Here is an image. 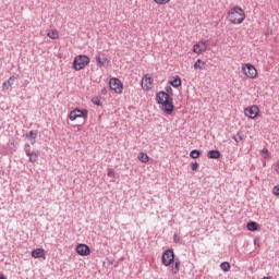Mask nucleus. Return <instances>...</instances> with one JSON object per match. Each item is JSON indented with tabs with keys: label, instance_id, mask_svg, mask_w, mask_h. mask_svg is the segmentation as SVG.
<instances>
[{
	"label": "nucleus",
	"instance_id": "f257e3e1",
	"mask_svg": "<svg viewBox=\"0 0 279 279\" xmlns=\"http://www.w3.org/2000/svg\"><path fill=\"white\" fill-rule=\"evenodd\" d=\"M156 101L161 106L162 112L165 114H173V110H175V106L173 105V98H168L165 92H159L156 95Z\"/></svg>",
	"mask_w": 279,
	"mask_h": 279
},
{
	"label": "nucleus",
	"instance_id": "f03ea898",
	"mask_svg": "<svg viewBox=\"0 0 279 279\" xmlns=\"http://www.w3.org/2000/svg\"><path fill=\"white\" fill-rule=\"evenodd\" d=\"M228 20L233 23V25H241L245 21V11L241 7H234L228 12Z\"/></svg>",
	"mask_w": 279,
	"mask_h": 279
},
{
	"label": "nucleus",
	"instance_id": "7ed1b4c3",
	"mask_svg": "<svg viewBox=\"0 0 279 279\" xmlns=\"http://www.w3.org/2000/svg\"><path fill=\"white\" fill-rule=\"evenodd\" d=\"M90 63V58L86 54H80L74 58L73 61V69L74 71H82V69H85L86 65Z\"/></svg>",
	"mask_w": 279,
	"mask_h": 279
},
{
	"label": "nucleus",
	"instance_id": "20e7f679",
	"mask_svg": "<svg viewBox=\"0 0 279 279\" xmlns=\"http://www.w3.org/2000/svg\"><path fill=\"white\" fill-rule=\"evenodd\" d=\"M70 121H75V119H88L87 109H74L69 113Z\"/></svg>",
	"mask_w": 279,
	"mask_h": 279
},
{
	"label": "nucleus",
	"instance_id": "39448f33",
	"mask_svg": "<svg viewBox=\"0 0 279 279\" xmlns=\"http://www.w3.org/2000/svg\"><path fill=\"white\" fill-rule=\"evenodd\" d=\"M242 73H244V75H246L250 80H254L256 75H258L256 68L252 63L244 64L242 66Z\"/></svg>",
	"mask_w": 279,
	"mask_h": 279
},
{
	"label": "nucleus",
	"instance_id": "423d86ee",
	"mask_svg": "<svg viewBox=\"0 0 279 279\" xmlns=\"http://www.w3.org/2000/svg\"><path fill=\"white\" fill-rule=\"evenodd\" d=\"M175 260V253H173V250H167L163 252L161 256V263L165 265V267H169Z\"/></svg>",
	"mask_w": 279,
	"mask_h": 279
},
{
	"label": "nucleus",
	"instance_id": "0eeeda50",
	"mask_svg": "<svg viewBox=\"0 0 279 279\" xmlns=\"http://www.w3.org/2000/svg\"><path fill=\"white\" fill-rule=\"evenodd\" d=\"M109 87L111 90H114L118 95H121L123 93V83L119 78H110L109 81Z\"/></svg>",
	"mask_w": 279,
	"mask_h": 279
},
{
	"label": "nucleus",
	"instance_id": "6e6552de",
	"mask_svg": "<svg viewBox=\"0 0 279 279\" xmlns=\"http://www.w3.org/2000/svg\"><path fill=\"white\" fill-rule=\"evenodd\" d=\"M258 112H260V109L256 105L247 107L244 110V114L245 117H248V119H256V117H258Z\"/></svg>",
	"mask_w": 279,
	"mask_h": 279
},
{
	"label": "nucleus",
	"instance_id": "1a4fd4ad",
	"mask_svg": "<svg viewBox=\"0 0 279 279\" xmlns=\"http://www.w3.org/2000/svg\"><path fill=\"white\" fill-rule=\"evenodd\" d=\"M24 151H25L26 156L29 157V159H28L29 162H36V160H38V156H40L39 151H32L29 149V144H25Z\"/></svg>",
	"mask_w": 279,
	"mask_h": 279
},
{
	"label": "nucleus",
	"instance_id": "9d476101",
	"mask_svg": "<svg viewBox=\"0 0 279 279\" xmlns=\"http://www.w3.org/2000/svg\"><path fill=\"white\" fill-rule=\"evenodd\" d=\"M75 250L78 256H90V247L86 244H78Z\"/></svg>",
	"mask_w": 279,
	"mask_h": 279
},
{
	"label": "nucleus",
	"instance_id": "9b49d317",
	"mask_svg": "<svg viewBox=\"0 0 279 279\" xmlns=\"http://www.w3.org/2000/svg\"><path fill=\"white\" fill-rule=\"evenodd\" d=\"M206 49H208L206 41H199L198 44H195L193 47L194 53H197L198 56H199V53H204V51H206Z\"/></svg>",
	"mask_w": 279,
	"mask_h": 279
},
{
	"label": "nucleus",
	"instance_id": "f8f14e48",
	"mask_svg": "<svg viewBox=\"0 0 279 279\" xmlns=\"http://www.w3.org/2000/svg\"><path fill=\"white\" fill-rule=\"evenodd\" d=\"M207 158H209L210 160H219V158H221V153L219 150H209L207 153Z\"/></svg>",
	"mask_w": 279,
	"mask_h": 279
},
{
	"label": "nucleus",
	"instance_id": "ddd939ff",
	"mask_svg": "<svg viewBox=\"0 0 279 279\" xmlns=\"http://www.w3.org/2000/svg\"><path fill=\"white\" fill-rule=\"evenodd\" d=\"M16 81V76H11L7 82L2 84L3 90H9L14 85V82Z\"/></svg>",
	"mask_w": 279,
	"mask_h": 279
},
{
	"label": "nucleus",
	"instance_id": "4468645a",
	"mask_svg": "<svg viewBox=\"0 0 279 279\" xmlns=\"http://www.w3.org/2000/svg\"><path fill=\"white\" fill-rule=\"evenodd\" d=\"M151 86V77H147V75H145V78L142 80V88H144V90H149Z\"/></svg>",
	"mask_w": 279,
	"mask_h": 279
},
{
	"label": "nucleus",
	"instance_id": "2eb2a0df",
	"mask_svg": "<svg viewBox=\"0 0 279 279\" xmlns=\"http://www.w3.org/2000/svg\"><path fill=\"white\" fill-rule=\"evenodd\" d=\"M33 258H45V248H36L32 252Z\"/></svg>",
	"mask_w": 279,
	"mask_h": 279
},
{
	"label": "nucleus",
	"instance_id": "dca6fc26",
	"mask_svg": "<svg viewBox=\"0 0 279 279\" xmlns=\"http://www.w3.org/2000/svg\"><path fill=\"white\" fill-rule=\"evenodd\" d=\"M38 136V131H29L26 134V138L31 141L32 145L36 143V137Z\"/></svg>",
	"mask_w": 279,
	"mask_h": 279
},
{
	"label": "nucleus",
	"instance_id": "f3484780",
	"mask_svg": "<svg viewBox=\"0 0 279 279\" xmlns=\"http://www.w3.org/2000/svg\"><path fill=\"white\" fill-rule=\"evenodd\" d=\"M246 228L248 232H256V230H258L260 226L258 225V222L250 221L246 223Z\"/></svg>",
	"mask_w": 279,
	"mask_h": 279
},
{
	"label": "nucleus",
	"instance_id": "a211bd4d",
	"mask_svg": "<svg viewBox=\"0 0 279 279\" xmlns=\"http://www.w3.org/2000/svg\"><path fill=\"white\" fill-rule=\"evenodd\" d=\"M170 86H173V88H180L182 86V80L180 76H175L172 81H169Z\"/></svg>",
	"mask_w": 279,
	"mask_h": 279
},
{
	"label": "nucleus",
	"instance_id": "6ab92c4d",
	"mask_svg": "<svg viewBox=\"0 0 279 279\" xmlns=\"http://www.w3.org/2000/svg\"><path fill=\"white\" fill-rule=\"evenodd\" d=\"M48 38H51V40H58L60 38V34L58 31H49L47 33Z\"/></svg>",
	"mask_w": 279,
	"mask_h": 279
},
{
	"label": "nucleus",
	"instance_id": "aec40b11",
	"mask_svg": "<svg viewBox=\"0 0 279 279\" xmlns=\"http://www.w3.org/2000/svg\"><path fill=\"white\" fill-rule=\"evenodd\" d=\"M202 156V150L198 149H193L190 153V157L193 158L194 160L199 158Z\"/></svg>",
	"mask_w": 279,
	"mask_h": 279
},
{
	"label": "nucleus",
	"instance_id": "412c9836",
	"mask_svg": "<svg viewBox=\"0 0 279 279\" xmlns=\"http://www.w3.org/2000/svg\"><path fill=\"white\" fill-rule=\"evenodd\" d=\"M165 90H166V92H163L165 95L168 96V99H171V97H173V88H171V86H166Z\"/></svg>",
	"mask_w": 279,
	"mask_h": 279
},
{
	"label": "nucleus",
	"instance_id": "4be33fe9",
	"mask_svg": "<svg viewBox=\"0 0 279 279\" xmlns=\"http://www.w3.org/2000/svg\"><path fill=\"white\" fill-rule=\"evenodd\" d=\"M138 160H141V162H149V156L145 153H140Z\"/></svg>",
	"mask_w": 279,
	"mask_h": 279
},
{
	"label": "nucleus",
	"instance_id": "5701e85b",
	"mask_svg": "<svg viewBox=\"0 0 279 279\" xmlns=\"http://www.w3.org/2000/svg\"><path fill=\"white\" fill-rule=\"evenodd\" d=\"M172 274H178L180 271V259H177L174 265L171 268Z\"/></svg>",
	"mask_w": 279,
	"mask_h": 279
},
{
	"label": "nucleus",
	"instance_id": "b1692460",
	"mask_svg": "<svg viewBox=\"0 0 279 279\" xmlns=\"http://www.w3.org/2000/svg\"><path fill=\"white\" fill-rule=\"evenodd\" d=\"M204 64L206 63H204L202 59H197L196 62L194 63V69H199V71H202V69H204Z\"/></svg>",
	"mask_w": 279,
	"mask_h": 279
},
{
	"label": "nucleus",
	"instance_id": "393cba45",
	"mask_svg": "<svg viewBox=\"0 0 279 279\" xmlns=\"http://www.w3.org/2000/svg\"><path fill=\"white\" fill-rule=\"evenodd\" d=\"M220 269H222V271H230V263H228V262L221 263Z\"/></svg>",
	"mask_w": 279,
	"mask_h": 279
},
{
	"label": "nucleus",
	"instance_id": "a878e982",
	"mask_svg": "<svg viewBox=\"0 0 279 279\" xmlns=\"http://www.w3.org/2000/svg\"><path fill=\"white\" fill-rule=\"evenodd\" d=\"M96 62L99 68L105 65L106 59H101V57L96 56Z\"/></svg>",
	"mask_w": 279,
	"mask_h": 279
},
{
	"label": "nucleus",
	"instance_id": "bb28decb",
	"mask_svg": "<svg viewBox=\"0 0 279 279\" xmlns=\"http://www.w3.org/2000/svg\"><path fill=\"white\" fill-rule=\"evenodd\" d=\"M92 104L94 106H101V100L99 99V97H93L92 98Z\"/></svg>",
	"mask_w": 279,
	"mask_h": 279
},
{
	"label": "nucleus",
	"instance_id": "cd10ccee",
	"mask_svg": "<svg viewBox=\"0 0 279 279\" xmlns=\"http://www.w3.org/2000/svg\"><path fill=\"white\" fill-rule=\"evenodd\" d=\"M260 156L262 158H269V149L267 148L262 149Z\"/></svg>",
	"mask_w": 279,
	"mask_h": 279
},
{
	"label": "nucleus",
	"instance_id": "c85d7f7f",
	"mask_svg": "<svg viewBox=\"0 0 279 279\" xmlns=\"http://www.w3.org/2000/svg\"><path fill=\"white\" fill-rule=\"evenodd\" d=\"M171 0H155V3H158V5H167Z\"/></svg>",
	"mask_w": 279,
	"mask_h": 279
},
{
	"label": "nucleus",
	"instance_id": "c756f323",
	"mask_svg": "<svg viewBox=\"0 0 279 279\" xmlns=\"http://www.w3.org/2000/svg\"><path fill=\"white\" fill-rule=\"evenodd\" d=\"M233 141H235V143H240V141H243V136H241V133H238L235 136H233Z\"/></svg>",
	"mask_w": 279,
	"mask_h": 279
},
{
	"label": "nucleus",
	"instance_id": "7c9ffc66",
	"mask_svg": "<svg viewBox=\"0 0 279 279\" xmlns=\"http://www.w3.org/2000/svg\"><path fill=\"white\" fill-rule=\"evenodd\" d=\"M191 169H192V171H197V169H199V163H197V162H192V163H191Z\"/></svg>",
	"mask_w": 279,
	"mask_h": 279
},
{
	"label": "nucleus",
	"instance_id": "2f4dec72",
	"mask_svg": "<svg viewBox=\"0 0 279 279\" xmlns=\"http://www.w3.org/2000/svg\"><path fill=\"white\" fill-rule=\"evenodd\" d=\"M107 175H108V178H114V175H116L114 170L109 169V170L107 171Z\"/></svg>",
	"mask_w": 279,
	"mask_h": 279
},
{
	"label": "nucleus",
	"instance_id": "473e14b6",
	"mask_svg": "<svg viewBox=\"0 0 279 279\" xmlns=\"http://www.w3.org/2000/svg\"><path fill=\"white\" fill-rule=\"evenodd\" d=\"M173 241H174V243H180V241H182V239L180 238V235L174 234L173 235Z\"/></svg>",
	"mask_w": 279,
	"mask_h": 279
},
{
	"label": "nucleus",
	"instance_id": "72a5a7b5",
	"mask_svg": "<svg viewBox=\"0 0 279 279\" xmlns=\"http://www.w3.org/2000/svg\"><path fill=\"white\" fill-rule=\"evenodd\" d=\"M274 195H279V185H276L272 190Z\"/></svg>",
	"mask_w": 279,
	"mask_h": 279
},
{
	"label": "nucleus",
	"instance_id": "f704fd0d",
	"mask_svg": "<svg viewBox=\"0 0 279 279\" xmlns=\"http://www.w3.org/2000/svg\"><path fill=\"white\" fill-rule=\"evenodd\" d=\"M84 125V122L82 124H77L75 125V128H77V130H82V126Z\"/></svg>",
	"mask_w": 279,
	"mask_h": 279
},
{
	"label": "nucleus",
	"instance_id": "c9c22d12",
	"mask_svg": "<svg viewBox=\"0 0 279 279\" xmlns=\"http://www.w3.org/2000/svg\"><path fill=\"white\" fill-rule=\"evenodd\" d=\"M271 34V31H269V29H267L266 32H265V36H269Z\"/></svg>",
	"mask_w": 279,
	"mask_h": 279
},
{
	"label": "nucleus",
	"instance_id": "e433bc0d",
	"mask_svg": "<svg viewBox=\"0 0 279 279\" xmlns=\"http://www.w3.org/2000/svg\"><path fill=\"white\" fill-rule=\"evenodd\" d=\"M0 279H5V275L0 272Z\"/></svg>",
	"mask_w": 279,
	"mask_h": 279
},
{
	"label": "nucleus",
	"instance_id": "4c0bfd02",
	"mask_svg": "<svg viewBox=\"0 0 279 279\" xmlns=\"http://www.w3.org/2000/svg\"><path fill=\"white\" fill-rule=\"evenodd\" d=\"M102 95H106V88L102 89Z\"/></svg>",
	"mask_w": 279,
	"mask_h": 279
}]
</instances>
